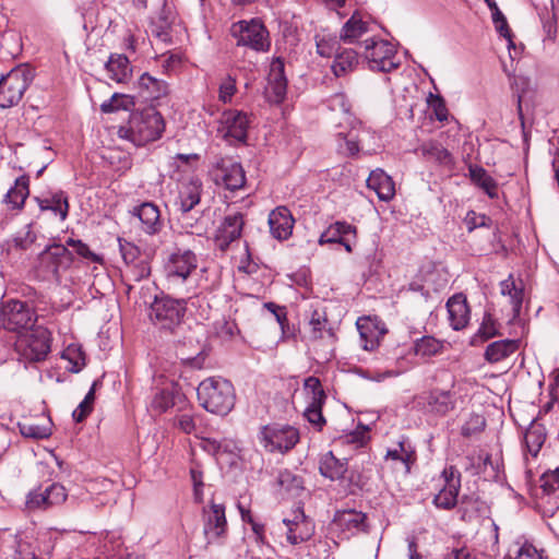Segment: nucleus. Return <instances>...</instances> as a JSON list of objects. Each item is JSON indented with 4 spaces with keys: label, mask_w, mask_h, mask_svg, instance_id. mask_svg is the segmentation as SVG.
<instances>
[{
    "label": "nucleus",
    "mask_w": 559,
    "mask_h": 559,
    "mask_svg": "<svg viewBox=\"0 0 559 559\" xmlns=\"http://www.w3.org/2000/svg\"><path fill=\"white\" fill-rule=\"evenodd\" d=\"M165 131L163 116L153 107L132 111L126 126L119 128V136L144 146L158 140Z\"/></svg>",
    "instance_id": "nucleus-1"
},
{
    "label": "nucleus",
    "mask_w": 559,
    "mask_h": 559,
    "mask_svg": "<svg viewBox=\"0 0 559 559\" xmlns=\"http://www.w3.org/2000/svg\"><path fill=\"white\" fill-rule=\"evenodd\" d=\"M197 395L200 405L212 414L225 416L235 406V389L230 381L223 378L203 380L197 389Z\"/></svg>",
    "instance_id": "nucleus-2"
},
{
    "label": "nucleus",
    "mask_w": 559,
    "mask_h": 559,
    "mask_svg": "<svg viewBox=\"0 0 559 559\" xmlns=\"http://www.w3.org/2000/svg\"><path fill=\"white\" fill-rule=\"evenodd\" d=\"M230 35L238 47L255 52H266L271 48L270 33L260 19L241 20L231 24Z\"/></svg>",
    "instance_id": "nucleus-3"
},
{
    "label": "nucleus",
    "mask_w": 559,
    "mask_h": 559,
    "mask_svg": "<svg viewBox=\"0 0 559 559\" xmlns=\"http://www.w3.org/2000/svg\"><path fill=\"white\" fill-rule=\"evenodd\" d=\"M187 302L168 295L156 296L151 304L150 318L159 329L173 332L183 322Z\"/></svg>",
    "instance_id": "nucleus-4"
},
{
    "label": "nucleus",
    "mask_w": 559,
    "mask_h": 559,
    "mask_svg": "<svg viewBox=\"0 0 559 559\" xmlns=\"http://www.w3.org/2000/svg\"><path fill=\"white\" fill-rule=\"evenodd\" d=\"M299 431L288 424L272 423L261 427L258 439L270 453H286L299 441Z\"/></svg>",
    "instance_id": "nucleus-5"
},
{
    "label": "nucleus",
    "mask_w": 559,
    "mask_h": 559,
    "mask_svg": "<svg viewBox=\"0 0 559 559\" xmlns=\"http://www.w3.org/2000/svg\"><path fill=\"white\" fill-rule=\"evenodd\" d=\"M32 81L31 72L22 67L12 69L0 76V107L10 108L16 105Z\"/></svg>",
    "instance_id": "nucleus-6"
},
{
    "label": "nucleus",
    "mask_w": 559,
    "mask_h": 559,
    "mask_svg": "<svg viewBox=\"0 0 559 559\" xmlns=\"http://www.w3.org/2000/svg\"><path fill=\"white\" fill-rule=\"evenodd\" d=\"M35 322V311L25 301L8 300L0 309V325L8 331L22 333L33 329Z\"/></svg>",
    "instance_id": "nucleus-7"
},
{
    "label": "nucleus",
    "mask_w": 559,
    "mask_h": 559,
    "mask_svg": "<svg viewBox=\"0 0 559 559\" xmlns=\"http://www.w3.org/2000/svg\"><path fill=\"white\" fill-rule=\"evenodd\" d=\"M365 58L369 68L379 72H391L400 67V60L396 57V49L390 41L374 38L366 39Z\"/></svg>",
    "instance_id": "nucleus-8"
},
{
    "label": "nucleus",
    "mask_w": 559,
    "mask_h": 559,
    "mask_svg": "<svg viewBox=\"0 0 559 559\" xmlns=\"http://www.w3.org/2000/svg\"><path fill=\"white\" fill-rule=\"evenodd\" d=\"M39 270L46 277L60 282V275L67 271L72 262V252L61 243H52L39 254Z\"/></svg>",
    "instance_id": "nucleus-9"
},
{
    "label": "nucleus",
    "mask_w": 559,
    "mask_h": 559,
    "mask_svg": "<svg viewBox=\"0 0 559 559\" xmlns=\"http://www.w3.org/2000/svg\"><path fill=\"white\" fill-rule=\"evenodd\" d=\"M50 332L46 328L35 326L19 337L17 347L28 361H41L50 352Z\"/></svg>",
    "instance_id": "nucleus-10"
},
{
    "label": "nucleus",
    "mask_w": 559,
    "mask_h": 559,
    "mask_svg": "<svg viewBox=\"0 0 559 559\" xmlns=\"http://www.w3.org/2000/svg\"><path fill=\"white\" fill-rule=\"evenodd\" d=\"M203 534L207 544H223L228 534L225 506L211 502L202 510Z\"/></svg>",
    "instance_id": "nucleus-11"
},
{
    "label": "nucleus",
    "mask_w": 559,
    "mask_h": 559,
    "mask_svg": "<svg viewBox=\"0 0 559 559\" xmlns=\"http://www.w3.org/2000/svg\"><path fill=\"white\" fill-rule=\"evenodd\" d=\"M198 266L193 251L178 249L170 253L165 262L164 271L171 283H183Z\"/></svg>",
    "instance_id": "nucleus-12"
},
{
    "label": "nucleus",
    "mask_w": 559,
    "mask_h": 559,
    "mask_svg": "<svg viewBox=\"0 0 559 559\" xmlns=\"http://www.w3.org/2000/svg\"><path fill=\"white\" fill-rule=\"evenodd\" d=\"M212 176L216 185L230 191L239 190L246 183V174L241 164L229 157H222L216 162Z\"/></svg>",
    "instance_id": "nucleus-13"
},
{
    "label": "nucleus",
    "mask_w": 559,
    "mask_h": 559,
    "mask_svg": "<svg viewBox=\"0 0 559 559\" xmlns=\"http://www.w3.org/2000/svg\"><path fill=\"white\" fill-rule=\"evenodd\" d=\"M218 132L223 138L229 141L243 143L247 140L249 128V118L246 112L239 110H226L223 112L219 121Z\"/></svg>",
    "instance_id": "nucleus-14"
},
{
    "label": "nucleus",
    "mask_w": 559,
    "mask_h": 559,
    "mask_svg": "<svg viewBox=\"0 0 559 559\" xmlns=\"http://www.w3.org/2000/svg\"><path fill=\"white\" fill-rule=\"evenodd\" d=\"M243 226L245 218L241 212L227 214L215 231L214 242L216 248L223 252L227 251L231 242L241 237Z\"/></svg>",
    "instance_id": "nucleus-15"
},
{
    "label": "nucleus",
    "mask_w": 559,
    "mask_h": 559,
    "mask_svg": "<svg viewBox=\"0 0 559 559\" xmlns=\"http://www.w3.org/2000/svg\"><path fill=\"white\" fill-rule=\"evenodd\" d=\"M118 243L122 260L127 264L132 280L140 282L148 277L151 265L148 261L140 258L139 247L123 238H118Z\"/></svg>",
    "instance_id": "nucleus-16"
},
{
    "label": "nucleus",
    "mask_w": 559,
    "mask_h": 559,
    "mask_svg": "<svg viewBox=\"0 0 559 559\" xmlns=\"http://www.w3.org/2000/svg\"><path fill=\"white\" fill-rule=\"evenodd\" d=\"M287 92V79L285 75V63L281 57L273 58L267 75L266 93L269 98L280 104L284 100Z\"/></svg>",
    "instance_id": "nucleus-17"
},
{
    "label": "nucleus",
    "mask_w": 559,
    "mask_h": 559,
    "mask_svg": "<svg viewBox=\"0 0 559 559\" xmlns=\"http://www.w3.org/2000/svg\"><path fill=\"white\" fill-rule=\"evenodd\" d=\"M295 219L286 206H277L269 214L271 235L277 240H286L293 234Z\"/></svg>",
    "instance_id": "nucleus-18"
},
{
    "label": "nucleus",
    "mask_w": 559,
    "mask_h": 559,
    "mask_svg": "<svg viewBox=\"0 0 559 559\" xmlns=\"http://www.w3.org/2000/svg\"><path fill=\"white\" fill-rule=\"evenodd\" d=\"M335 523L347 538L369 531L367 514L361 511L344 510L338 512Z\"/></svg>",
    "instance_id": "nucleus-19"
},
{
    "label": "nucleus",
    "mask_w": 559,
    "mask_h": 559,
    "mask_svg": "<svg viewBox=\"0 0 559 559\" xmlns=\"http://www.w3.org/2000/svg\"><path fill=\"white\" fill-rule=\"evenodd\" d=\"M132 215L140 219L141 229L147 235H156L163 228L159 209L153 202H143L134 206Z\"/></svg>",
    "instance_id": "nucleus-20"
},
{
    "label": "nucleus",
    "mask_w": 559,
    "mask_h": 559,
    "mask_svg": "<svg viewBox=\"0 0 559 559\" xmlns=\"http://www.w3.org/2000/svg\"><path fill=\"white\" fill-rule=\"evenodd\" d=\"M283 522L287 526V540L292 545L302 543L313 534V524L302 511L296 513L293 520L284 519Z\"/></svg>",
    "instance_id": "nucleus-21"
},
{
    "label": "nucleus",
    "mask_w": 559,
    "mask_h": 559,
    "mask_svg": "<svg viewBox=\"0 0 559 559\" xmlns=\"http://www.w3.org/2000/svg\"><path fill=\"white\" fill-rule=\"evenodd\" d=\"M202 181L198 177H190L181 182L177 204L180 212H190L200 203Z\"/></svg>",
    "instance_id": "nucleus-22"
},
{
    "label": "nucleus",
    "mask_w": 559,
    "mask_h": 559,
    "mask_svg": "<svg viewBox=\"0 0 559 559\" xmlns=\"http://www.w3.org/2000/svg\"><path fill=\"white\" fill-rule=\"evenodd\" d=\"M385 461L401 463L405 473H409L417 460L416 450L407 437H402L393 449H388L384 455Z\"/></svg>",
    "instance_id": "nucleus-23"
},
{
    "label": "nucleus",
    "mask_w": 559,
    "mask_h": 559,
    "mask_svg": "<svg viewBox=\"0 0 559 559\" xmlns=\"http://www.w3.org/2000/svg\"><path fill=\"white\" fill-rule=\"evenodd\" d=\"M183 395L174 382H167L159 391H157L152 400L151 407L162 414L174 407L177 402L181 401Z\"/></svg>",
    "instance_id": "nucleus-24"
},
{
    "label": "nucleus",
    "mask_w": 559,
    "mask_h": 559,
    "mask_svg": "<svg viewBox=\"0 0 559 559\" xmlns=\"http://www.w3.org/2000/svg\"><path fill=\"white\" fill-rule=\"evenodd\" d=\"M367 186L372 189L381 201H390L395 195V185L392 178L382 169L370 173Z\"/></svg>",
    "instance_id": "nucleus-25"
},
{
    "label": "nucleus",
    "mask_w": 559,
    "mask_h": 559,
    "mask_svg": "<svg viewBox=\"0 0 559 559\" xmlns=\"http://www.w3.org/2000/svg\"><path fill=\"white\" fill-rule=\"evenodd\" d=\"M468 177L472 183L483 190L488 195V198L498 199V183L485 168L476 164H469Z\"/></svg>",
    "instance_id": "nucleus-26"
},
{
    "label": "nucleus",
    "mask_w": 559,
    "mask_h": 559,
    "mask_svg": "<svg viewBox=\"0 0 559 559\" xmlns=\"http://www.w3.org/2000/svg\"><path fill=\"white\" fill-rule=\"evenodd\" d=\"M105 68L109 78L117 83H127L132 76L130 60L124 55L111 53Z\"/></svg>",
    "instance_id": "nucleus-27"
},
{
    "label": "nucleus",
    "mask_w": 559,
    "mask_h": 559,
    "mask_svg": "<svg viewBox=\"0 0 559 559\" xmlns=\"http://www.w3.org/2000/svg\"><path fill=\"white\" fill-rule=\"evenodd\" d=\"M319 471L323 477L331 480L342 479L347 472V460H340L332 451H329L321 456Z\"/></svg>",
    "instance_id": "nucleus-28"
},
{
    "label": "nucleus",
    "mask_w": 559,
    "mask_h": 559,
    "mask_svg": "<svg viewBox=\"0 0 559 559\" xmlns=\"http://www.w3.org/2000/svg\"><path fill=\"white\" fill-rule=\"evenodd\" d=\"M355 233V227L346 222H335L331 224L320 236L319 242L323 243H340L345 247L346 251L350 252V245L344 238L346 235Z\"/></svg>",
    "instance_id": "nucleus-29"
},
{
    "label": "nucleus",
    "mask_w": 559,
    "mask_h": 559,
    "mask_svg": "<svg viewBox=\"0 0 559 559\" xmlns=\"http://www.w3.org/2000/svg\"><path fill=\"white\" fill-rule=\"evenodd\" d=\"M417 151L420 152L421 155L429 160L437 162L438 164L449 168L452 167V154L443 145L441 140H431L429 142H425L418 147Z\"/></svg>",
    "instance_id": "nucleus-30"
},
{
    "label": "nucleus",
    "mask_w": 559,
    "mask_h": 559,
    "mask_svg": "<svg viewBox=\"0 0 559 559\" xmlns=\"http://www.w3.org/2000/svg\"><path fill=\"white\" fill-rule=\"evenodd\" d=\"M519 348L518 340H500L490 343L485 350V359L490 364H496L504 360L514 354Z\"/></svg>",
    "instance_id": "nucleus-31"
},
{
    "label": "nucleus",
    "mask_w": 559,
    "mask_h": 559,
    "mask_svg": "<svg viewBox=\"0 0 559 559\" xmlns=\"http://www.w3.org/2000/svg\"><path fill=\"white\" fill-rule=\"evenodd\" d=\"M28 195L29 178L26 175H22L15 179L14 186L5 193L4 202L10 205L12 210H22Z\"/></svg>",
    "instance_id": "nucleus-32"
},
{
    "label": "nucleus",
    "mask_w": 559,
    "mask_h": 559,
    "mask_svg": "<svg viewBox=\"0 0 559 559\" xmlns=\"http://www.w3.org/2000/svg\"><path fill=\"white\" fill-rule=\"evenodd\" d=\"M365 133V130L359 126L352 127L348 132H338L336 134L337 139V150L345 156L354 157L359 153V142L360 134Z\"/></svg>",
    "instance_id": "nucleus-33"
},
{
    "label": "nucleus",
    "mask_w": 559,
    "mask_h": 559,
    "mask_svg": "<svg viewBox=\"0 0 559 559\" xmlns=\"http://www.w3.org/2000/svg\"><path fill=\"white\" fill-rule=\"evenodd\" d=\"M175 16L170 9L164 7L159 12L156 20L151 23V32L154 37L165 44L171 43L170 29L174 23Z\"/></svg>",
    "instance_id": "nucleus-34"
},
{
    "label": "nucleus",
    "mask_w": 559,
    "mask_h": 559,
    "mask_svg": "<svg viewBox=\"0 0 559 559\" xmlns=\"http://www.w3.org/2000/svg\"><path fill=\"white\" fill-rule=\"evenodd\" d=\"M430 412L445 414L452 408V393L450 390L435 389L425 397Z\"/></svg>",
    "instance_id": "nucleus-35"
},
{
    "label": "nucleus",
    "mask_w": 559,
    "mask_h": 559,
    "mask_svg": "<svg viewBox=\"0 0 559 559\" xmlns=\"http://www.w3.org/2000/svg\"><path fill=\"white\" fill-rule=\"evenodd\" d=\"M499 324L489 311H485L480 326L471 338V345L476 346L499 335Z\"/></svg>",
    "instance_id": "nucleus-36"
},
{
    "label": "nucleus",
    "mask_w": 559,
    "mask_h": 559,
    "mask_svg": "<svg viewBox=\"0 0 559 559\" xmlns=\"http://www.w3.org/2000/svg\"><path fill=\"white\" fill-rule=\"evenodd\" d=\"M139 88L146 99H158L167 93V84L153 78L148 73H143L139 79Z\"/></svg>",
    "instance_id": "nucleus-37"
},
{
    "label": "nucleus",
    "mask_w": 559,
    "mask_h": 559,
    "mask_svg": "<svg viewBox=\"0 0 559 559\" xmlns=\"http://www.w3.org/2000/svg\"><path fill=\"white\" fill-rule=\"evenodd\" d=\"M442 475L447 483V487L441 489L435 496L433 503L439 509L451 510L452 508H454V490L450 481L454 476V466H449L444 468Z\"/></svg>",
    "instance_id": "nucleus-38"
},
{
    "label": "nucleus",
    "mask_w": 559,
    "mask_h": 559,
    "mask_svg": "<svg viewBox=\"0 0 559 559\" xmlns=\"http://www.w3.org/2000/svg\"><path fill=\"white\" fill-rule=\"evenodd\" d=\"M310 338L312 340H332L334 333L332 328L329 326V321L325 313L314 310L311 314L310 321Z\"/></svg>",
    "instance_id": "nucleus-39"
},
{
    "label": "nucleus",
    "mask_w": 559,
    "mask_h": 559,
    "mask_svg": "<svg viewBox=\"0 0 559 559\" xmlns=\"http://www.w3.org/2000/svg\"><path fill=\"white\" fill-rule=\"evenodd\" d=\"M314 40L319 56L331 58L338 52L341 38L335 34L322 31L321 33L316 34Z\"/></svg>",
    "instance_id": "nucleus-40"
},
{
    "label": "nucleus",
    "mask_w": 559,
    "mask_h": 559,
    "mask_svg": "<svg viewBox=\"0 0 559 559\" xmlns=\"http://www.w3.org/2000/svg\"><path fill=\"white\" fill-rule=\"evenodd\" d=\"M486 428V419L480 414L472 413L469 417L463 421L460 428L461 437L471 441L479 439Z\"/></svg>",
    "instance_id": "nucleus-41"
},
{
    "label": "nucleus",
    "mask_w": 559,
    "mask_h": 559,
    "mask_svg": "<svg viewBox=\"0 0 559 559\" xmlns=\"http://www.w3.org/2000/svg\"><path fill=\"white\" fill-rule=\"evenodd\" d=\"M357 64V52L353 49H344L335 55L334 62L331 68L335 76H342L352 72Z\"/></svg>",
    "instance_id": "nucleus-42"
},
{
    "label": "nucleus",
    "mask_w": 559,
    "mask_h": 559,
    "mask_svg": "<svg viewBox=\"0 0 559 559\" xmlns=\"http://www.w3.org/2000/svg\"><path fill=\"white\" fill-rule=\"evenodd\" d=\"M492 23L495 25L496 31L508 40V49L510 53V58L514 60L519 57V52L516 51L515 45L512 40V32L508 25V21L501 10L495 9L491 11Z\"/></svg>",
    "instance_id": "nucleus-43"
},
{
    "label": "nucleus",
    "mask_w": 559,
    "mask_h": 559,
    "mask_svg": "<svg viewBox=\"0 0 559 559\" xmlns=\"http://www.w3.org/2000/svg\"><path fill=\"white\" fill-rule=\"evenodd\" d=\"M368 29L367 23L364 22L358 14L352 17L343 25L340 38L345 43H353L355 39L365 34Z\"/></svg>",
    "instance_id": "nucleus-44"
},
{
    "label": "nucleus",
    "mask_w": 559,
    "mask_h": 559,
    "mask_svg": "<svg viewBox=\"0 0 559 559\" xmlns=\"http://www.w3.org/2000/svg\"><path fill=\"white\" fill-rule=\"evenodd\" d=\"M546 440V433L540 425H531L524 435V442L528 452L536 456Z\"/></svg>",
    "instance_id": "nucleus-45"
},
{
    "label": "nucleus",
    "mask_w": 559,
    "mask_h": 559,
    "mask_svg": "<svg viewBox=\"0 0 559 559\" xmlns=\"http://www.w3.org/2000/svg\"><path fill=\"white\" fill-rule=\"evenodd\" d=\"M302 478L295 475L288 469L282 471L277 476V485L281 489L292 496H298L299 492L304 489Z\"/></svg>",
    "instance_id": "nucleus-46"
},
{
    "label": "nucleus",
    "mask_w": 559,
    "mask_h": 559,
    "mask_svg": "<svg viewBox=\"0 0 559 559\" xmlns=\"http://www.w3.org/2000/svg\"><path fill=\"white\" fill-rule=\"evenodd\" d=\"M502 468V463L499 461H492L489 453H479L476 465V474H483L486 477L497 480Z\"/></svg>",
    "instance_id": "nucleus-47"
},
{
    "label": "nucleus",
    "mask_w": 559,
    "mask_h": 559,
    "mask_svg": "<svg viewBox=\"0 0 559 559\" xmlns=\"http://www.w3.org/2000/svg\"><path fill=\"white\" fill-rule=\"evenodd\" d=\"M357 329L361 338V346L366 350H373L379 344V336L385 333V330H381L377 333V335L371 330V321L366 320L361 322L357 321Z\"/></svg>",
    "instance_id": "nucleus-48"
},
{
    "label": "nucleus",
    "mask_w": 559,
    "mask_h": 559,
    "mask_svg": "<svg viewBox=\"0 0 559 559\" xmlns=\"http://www.w3.org/2000/svg\"><path fill=\"white\" fill-rule=\"evenodd\" d=\"M19 429L22 436L32 439H46L51 435L50 419H47L44 425L29 421L19 423Z\"/></svg>",
    "instance_id": "nucleus-49"
},
{
    "label": "nucleus",
    "mask_w": 559,
    "mask_h": 559,
    "mask_svg": "<svg viewBox=\"0 0 559 559\" xmlns=\"http://www.w3.org/2000/svg\"><path fill=\"white\" fill-rule=\"evenodd\" d=\"M325 401H308V405L304 412L305 418L318 431H321L326 424V420L322 414V407Z\"/></svg>",
    "instance_id": "nucleus-50"
},
{
    "label": "nucleus",
    "mask_w": 559,
    "mask_h": 559,
    "mask_svg": "<svg viewBox=\"0 0 559 559\" xmlns=\"http://www.w3.org/2000/svg\"><path fill=\"white\" fill-rule=\"evenodd\" d=\"M61 358L68 360L69 365L67 366V369L73 373L81 371L85 366V357L83 352L74 345L68 346L62 352Z\"/></svg>",
    "instance_id": "nucleus-51"
},
{
    "label": "nucleus",
    "mask_w": 559,
    "mask_h": 559,
    "mask_svg": "<svg viewBox=\"0 0 559 559\" xmlns=\"http://www.w3.org/2000/svg\"><path fill=\"white\" fill-rule=\"evenodd\" d=\"M97 381H95L90 391L86 393L83 401L79 404V406L73 411L72 417L74 421L82 423L93 411V405L95 401V390L97 386Z\"/></svg>",
    "instance_id": "nucleus-52"
},
{
    "label": "nucleus",
    "mask_w": 559,
    "mask_h": 559,
    "mask_svg": "<svg viewBox=\"0 0 559 559\" xmlns=\"http://www.w3.org/2000/svg\"><path fill=\"white\" fill-rule=\"evenodd\" d=\"M501 294L509 296L515 310H519L523 301V288L518 287L513 280V275L510 274L507 280L500 283Z\"/></svg>",
    "instance_id": "nucleus-53"
},
{
    "label": "nucleus",
    "mask_w": 559,
    "mask_h": 559,
    "mask_svg": "<svg viewBox=\"0 0 559 559\" xmlns=\"http://www.w3.org/2000/svg\"><path fill=\"white\" fill-rule=\"evenodd\" d=\"M504 559H544V557L533 544L525 542L521 546L516 545L514 549L510 548Z\"/></svg>",
    "instance_id": "nucleus-54"
},
{
    "label": "nucleus",
    "mask_w": 559,
    "mask_h": 559,
    "mask_svg": "<svg viewBox=\"0 0 559 559\" xmlns=\"http://www.w3.org/2000/svg\"><path fill=\"white\" fill-rule=\"evenodd\" d=\"M134 105L133 98L126 94L115 93L110 99L100 106L103 112H114L120 109L129 110Z\"/></svg>",
    "instance_id": "nucleus-55"
},
{
    "label": "nucleus",
    "mask_w": 559,
    "mask_h": 559,
    "mask_svg": "<svg viewBox=\"0 0 559 559\" xmlns=\"http://www.w3.org/2000/svg\"><path fill=\"white\" fill-rule=\"evenodd\" d=\"M442 348L441 342L432 336H424L415 343V354L421 357H430Z\"/></svg>",
    "instance_id": "nucleus-56"
},
{
    "label": "nucleus",
    "mask_w": 559,
    "mask_h": 559,
    "mask_svg": "<svg viewBox=\"0 0 559 559\" xmlns=\"http://www.w3.org/2000/svg\"><path fill=\"white\" fill-rule=\"evenodd\" d=\"M471 319V308L466 295L456 293V331L465 328Z\"/></svg>",
    "instance_id": "nucleus-57"
},
{
    "label": "nucleus",
    "mask_w": 559,
    "mask_h": 559,
    "mask_svg": "<svg viewBox=\"0 0 559 559\" xmlns=\"http://www.w3.org/2000/svg\"><path fill=\"white\" fill-rule=\"evenodd\" d=\"M477 148H478V139L473 134H468L465 136L462 145H461V157L462 160L467 165L469 169V164H473V160L477 157Z\"/></svg>",
    "instance_id": "nucleus-58"
},
{
    "label": "nucleus",
    "mask_w": 559,
    "mask_h": 559,
    "mask_svg": "<svg viewBox=\"0 0 559 559\" xmlns=\"http://www.w3.org/2000/svg\"><path fill=\"white\" fill-rule=\"evenodd\" d=\"M64 246L67 248L72 247L75 250L76 254L85 260H88V261L95 262V263H100L103 261V258L100 255L94 253L88 248V246L80 239L68 238L66 240Z\"/></svg>",
    "instance_id": "nucleus-59"
},
{
    "label": "nucleus",
    "mask_w": 559,
    "mask_h": 559,
    "mask_svg": "<svg viewBox=\"0 0 559 559\" xmlns=\"http://www.w3.org/2000/svg\"><path fill=\"white\" fill-rule=\"evenodd\" d=\"M304 389L308 395V401H326V394L317 377L311 376L305 379Z\"/></svg>",
    "instance_id": "nucleus-60"
},
{
    "label": "nucleus",
    "mask_w": 559,
    "mask_h": 559,
    "mask_svg": "<svg viewBox=\"0 0 559 559\" xmlns=\"http://www.w3.org/2000/svg\"><path fill=\"white\" fill-rule=\"evenodd\" d=\"M46 488L43 491L33 490L27 495L26 507L29 510L47 509L51 507Z\"/></svg>",
    "instance_id": "nucleus-61"
},
{
    "label": "nucleus",
    "mask_w": 559,
    "mask_h": 559,
    "mask_svg": "<svg viewBox=\"0 0 559 559\" xmlns=\"http://www.w3.org/2000/svg\"><path fill=\"white\" fill-rule=\"evenodd\" d=\"M490 218L485 214H478L475 211H468L463 218V225L466 227L468 233H472L478 227H488Z\"/></svg>",
    "instance_id": "nucleus-62"
},
{
    "label": "nucleus",
    "mask_w": 559,
    "mask_h": 559,
    "mask_svg": "<svg viewBox=\"0 0 559 559\" xmlns=\"http://www.w3.org/2000/svg\"><path fill=\"white\" fill-rule=\"evenodd\" d=\"M49 200L52 206V212L59 214L61 219L64 221L69 213V201L67 194L63 191H58L53 193Z\"/></svg>",
    "instance_id": "nucleus-63"
},
{
    "label": "nucleus",
    "mask_w": 559,
    "mask_h": 559,
    "mask_svg": "<svg viewBox=\"0 0 559 559\" xmlns=\"http://www.w3.org/2000/svg\"><path fill=\"white\" fill-rule=\"evenodd\" d=\"M540 488L545 493H552L559 489V467L555 471L546 472L540 477Z\"/></svg>",
    "instance_id": "nucleus-64"
}]
</instances>
